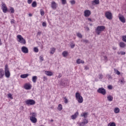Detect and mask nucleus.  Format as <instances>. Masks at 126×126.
Masks as SVG:
<instances>
[{
  "instance_id": "nucleus-34",
  "label": "nucleus",
  "mask_w": 126,
  "mask_h": 126,
  "mask_svg": "<svg viewBox=\"0 0 126 126\" xmlns=\"http://www.w3.org/2000/svg\"><path fill=\"white\" fill-rule=\"evenodd\" d=\"M58 109L59 111L63 110V106L61 104H59Z\"/></svg>"
},
{
  "instance_id": "nucleus-51",
  "label": "nucleus",
  "mask_w": 126,
  "mask_h": 126,
  "mask_svg": "<svg viewBox=\"0 0 126 126\" xmlns=\"http://www.w3.org/2000/svg\"><path fill=\"white\" fill-rule=\"evenodd\" d=\"M71 4H75V0H71L70 1Z\"/></svg>"
},
{
  "instance_id": "nucleus-56",
  "label": "nucleus",
  "mask_w": 126,
  "mask_h": 126,
  "mask_svg": "<svg viewBox=\"0 0 126 126\" xmlns=\"http://www.w3.org/2000/svg\"><path fill=\"white\" fill-rule=\"evenodd\" d=\"M108 89H110V90L112 89V86H110V85L108 86Z\"/></svg>"
},
{
  "instance_id": "nucleus-44",
  "label": "nucleus",
  "mask_w": 126,
  "mask_h": 126,
  "mask_svg": "<svg viewBox=\"0 0 126 126\" xmlns=\"http://www.w3.org/2000/svg\"><path fill=\"white\" fill-rule=\"evenodd\" d=\"M62 4H65L66 3V0H61Z\"/></svg>"
},
{
  "instance_id": "nucleus-58",
  "label": "nucleus",
  "mask_w": 126,
  "mask_h": 126,
  "mask_svg": "<svg viewBox=\"0 0 126 126\" xmlns=\"http://www.w3.org/2000/svg\"><path fill=\"white\" fill-rule=\"evenodd\" d=\"M86 30H87V31H89V28L86 27Z\"/></svg>"
},
{
  "instance_id": "nucleus-3",
  "label": "nucleus",
  "mask_w": 126,
  "mask_h": 126,
  "mask_svg": "<svg viewBox=\"0 0 126 126\" xmlns=\"http://www.w3.org/2000/svg\"><path fill=\"white\" fill-rule=\"evenodd\" d=\"M17 38L18 39V42L21 43V44H23L24 45L26 44V40H25V39L21 35H18Z\"/></svg>"
},
{
  "instance_id": "nucleus-50",
  "label": "nucleus",
  "mask_w": 126,
  "mask_h": 126,
  "mask_svg": "<svg viewBox=\"0 0 126 126\" xmlns=\"http://www.w3.org/2000/svg\"><path fill=\"white\" fill-rule=\"evenodd\" d=\"M32 0H28V3H29V4H30L32 3Z\"/></svg>"
},
{
  "instance_id": "nucleus-24",
  "label": "nucleus",
  "mask_w": 126,
  "mask_h": 126,
  "mask_svg": "<svg viewBox=\"0 0 126 126\" xmlns=\"http://www.w3.org/2000/svg\"><path fill=\"white\" fill-rule=\"evenodd\" d=\"M77 63H78V64H79L80 63H84V61H83V60H81V59H77Z\"/></svg>"
},
{
  "instance_id": "nucleus-60",
  "label": "nucleus",
  "mask_w": 126,
  "mask_h": 126,
  "mask_svg": "<svg viewBox=\"0 0 126 126\" xmlns=\"http://www.w3.org/2000/svg\"><path fill=\"white\" fill-rule=\"evenodd\" d=\"M37 35H41V32H37Z\"/></svg>"
},
{
  "instance_id": "nucleus-29",
  "label": "nucleus",
  "mask_w": 126,
  "mask_h": 126,
  "mask_svg": "<svg viewBox=\"0 0 126 126\" xmlns=\"http://www.w3.org/2000/svg\"><path fill=\"white\" fill-rule=\"evenodd\" d=\"M70 46H71V49H73V48L75 47V44H74V42H73V41H71L70 42Z\"/></svg>"
},
{
  "instance_id": "nucleus-30",
  "label": "nucleus",
  "mask_w": 126,
  "mask_h": 126,
  "mask_svg": "<svg viewBox=\"0 0 126 126\" xmlns=\"http://www.w3.org/2000/svg\"><path fill=\"white\" fill-rule=\"evenodd\" d=\"M32 7H36L37 6V2L35 1H33L32 4Z\"/></svg>"
},
{
  "instance_id": "nucleus-27",
  "label": "nucleus",
  "mask_w": 126,
  "mask_h": 126,
  "mask_svg": "<svg viewBox=\"0 0 126 126\" xmlns=\"http://www.w3.org/2000/svg\"><path fill=\"white\" fill-rule=\"evenodd\" d=\"M55 52H56V48H52L51 49L50 54H51L52 55H54Z\"/></svg>"
},
{
  "instance_id": "nucleus-38",
  "label": "nucleus",
  "mask_w": 126,
  "mask_h": 126,
  "mask_svg": "<svg viewBox=\"0 0 126 126\" xmlns=\"http://www.w3.org/2000/svg\"><path fill=\"white\" fill-rule=\"evenodd\" d=\"M118 55H126V52L121 51V52H118L117 53Z\"/></svg>"
},
{
  "instance_id": "nucleus-31",
  "label": "nucleus",
  "mask_w": 126,
  "mask_h": 126,
  "mask_svg": "<svg viewBox=\"0 0 126 126\" xmlns=\"http://www.w3.org/2000/svg\"><path fill=\"white\" fill-rule=\"evenodd\" d=\"M68 53L66 51H64L63 52L62 55L63 56V57H64V58H65V57H67V55H68Z\"/></svg>"
},
{
  "instance_id": "nucleus-59",
  "label": "nucleus",
  "mask_w": 126,
  "mask_h": 126,
  "mask_svg": "<svg viewBox=\"0 0 126 126\" xmlns=\"http://www.w3.org/2000/svg\"><path fill=\"white\" fill-rule=\"evenodd\" d=\"M112 49H113V50H114V51H115V50H117V47H112Z\"/></svg>"
},
{
  "instance_id": "nucleus-5",
  "label": "nucleus",
  "mask_w": 126,
  "mask_h": 126,
  "mask_svg": "<svg viewBox=\"0 0 126 126\" xmlns=\"http://www.w3.org/2000/svg\"><path fill=\"white\" fill-rule=\"evenodd\" d=\"M25 103L28 106H33V105H35V104H36V102L33 99L27 100L25 101Z\"/></svg>"
},
{
  "instance_id": "nucleus-9",
  "label": "nucleus",
  "mask_w": 126,
  "mask_h": 126,
  "mask_svg": "<svg viewBox=\"0 0 126 126\" xmlns=\"http://www.w3.org/2000/svg\"><path fill=\"white\" fill-rule=\"evenodd\" d=\"M1 5V9L2 10L3 12H4V13H6V11H7V7H6L5 4H4V3H2Z\"/></svg>"
},
{
  "instance_id": "nucleus-18",
  "label": "nucleus",
  "mask_w": 126,
  "mask_h": 126,
  "mask_svg": "<svg viewBox=\"0 0 126 126\" xmlns=\"http://www.w3.org/2000/svg\"><path fill=\"white\" fill-rule=\"evenodd\" d=\"M119 19L121 22L123 23H125L126 22V19H125V17L123 16H119Z\"/></svg>"
},
{
  "instance_id": "nucleus-8",
  "label": "nucleus",
  "mask_w": 126,
  "mask_h": 126,
  "mask_svg": "<svg viewBox=\"0 0 126 126\" xmlns=\"http://www.w3.org/2000/svg\"><path fill=\"white\" fill-rule=\"evenodd\" d=\"M105 17L107 19L111 20L112 19V13L109 11L105 12Z\"/></svg>"
},
{
  "instance_id": "nucleus-62",
  "label": "nucleus",
  "mask_w": 126,
  "mask_h": 126,
  "mask_svg": "<svg viewBox=\"0 0 126 126\" xmlns=\"http://www.w3.org/2000/svg\"><path fill=\"white\" fill-rule=\"evenodd\" d=\"M51 122H54V120H51Z\"/></svg>"
},
{
  "instance_id": "nucleus-17",
  "label": "nucleus",
  "mask_w": 126,
  "mask_h": 126,
  "mask_svg": "<svg viewBox=\"0 0 126 126\" xmlns=\"http://www.w3.org/2000/svg\"><path fill=\"white\" fill-rule=\"evenodd\" d=\"M88 116V113L87 112H84L81 114V117H83L84 119H86Z\"/></svg>"
},
{
  "instance_id": "nucleus-47",
  "label": "nucleus",
  "mask_w": 126,
  "mask_h": 126,
  "mask_svg": "<svg viewBox=\"0 0 126 126\" xmlns=\"http://www.w3.org/2000/svg\"><path fill=\"white\" fill-rule=\"evenodd\" d=\"M98 76L99 79H102L103 78V75L102 74H99Z\"/></svg>"
},
{
  "instance_id": "nucleus-49",
  "label": "nucleus",
  "mask_w": 126,
  "mask_h": 126,
  "mask_svg": "<svg viewBox=\"0 0 126 126\" xmlns=\"http://www.w3.org/2000/svg\"><path fill=\"white\" fill-rule=\"evenodd\" d=\"M39 60L43 62V61H44V58L42 56H40L39 57Z\"/></svg>"
},
{
  "instance_id": "nucleus-53",
  "label": "nucleus",
  "mask_w": 126,
  "mask_h": 126,
  "mask_svg": "<svg viewBox=\"0 0 126 126\" xmlns=\"http://www.w3.org/2000/svg\"><path fill=\"white\" fill-rule=\"evenodd\" d=\"M62 77V73H59V75L58 76V78H61Z\"/></svg>"
},
{
  "instance_id": "nucleus-14",
  "label": "nucleus",
  "mask_w": 126,
  "mask_h": 126,
  "mask_svg": "<svg viewBox=\"0 0 126 126\" xmlns=\"http://www.w3.org/2000/svg\"><path fill=\"white\" fill-rule=\"evenodd\" d=\"M30 120L33 124L37 123V118L36 117H30Z\"/></svg>"
},
{
  "instance_id": "nucleus-48",
  "label": "nucleus",
  "mask_w": 126,
  "mask_h": 126,
  "mask_svg": "<svg viewBox=\"0 0 126 126\" xmlns=\"http://www.w3.org/2000/svg\"><path fill=\"white\" fill-rule=\"evenodd\" d=\"M8 97L10 99H12V95L11 94H8Z\"/></svg>"
},
{
  "instance_id": "nucleus-40",
  "label": "nucleus",
  "mask_w": 126,
  "mask_h": 126,
  "mask_svg": "<svg viewBox=\"0 0 126 126\" xmlns=\"http://www.w3.org/2000/svg\"><path fill=\"white\" fill-rule=\"evenodd\" d=\"M33 50H34V52H35V53H38V52H39V49H38V48H37V47H34Z\"/></svg>"
},
{
  "instance_id": "nucleus-11",
  "label": "nucleus",
  "mask_w": 126,
  "mask_h": 126,
  "mask_svg": "<svg viewBox=\"0 0 126 126\" xmlns=\"http://www.w3.org/2000/svg\"><path fill=\"white\" fill-rule=\"evenodd\" d=\"M21 51L23 53H24V54H28V48L25 46H23L21 48Z\"/></svg>"
},
{
  "instance_id": "nucleus-55",
  "label": "nucleus",
  "mask_w": 126,
  "mask_h": 126,
  "mask_svg": "<svg viewBox=\"0 0 126 126\" xmlns=\"http://www.w3.org/2000/svg\"><path fill=\"white\" fill-rule=\"evenodd\" d=\"M85 69H86V70L89 69V67H88L87 66H85Z\"/></svg>"
},
{
  "instance_id": "nucleus-36",
  "label": "nucleus",
  "mask_w": 126,
  "mask_h": 126,
  "mask_svg": "<svg viewBox=\"0 0 126 126\" xmlns=\"http://www.w3.org/2000/svg\"><path fill=\"white\" fill-rule=\"evenodd\" d=\"M81 42H82V43H85L86 44H87V43H88V40L87 39H83L81 40Z\"/></svg>"
},
{
  "instance_id": "nucleus-35",
  "label": "nucleus",
  "mask_w": 126,
  "mask_h": 126,
  "mask_svg": "<svg viewBox=\"0 0 126 126\" xmlns=\"http://www.w3.org/2000/svg\"><path fill=\"white\" fill-rule=\"evenodd\" d=\"M122 40L126 43V35L122 36Z\"/></svg>"
},
{
  "instance_id": "nucleus-32",
  "label": "nucleus",
  "mask_w": 126,
  "mask_h": 126,
  "mask_svg": "<svg viewBox=\"0 0 126 126\" xmlns=\"http://www.w3.org/2000/svg\"><path fill=\"white\" fill-rule=\"evenodd\" d=\"M108 126H116L115 122H111L108 124Z\"/></svg>"
},
{
  "instance_id": "nucleus-39",
  "label": "nucleus",
  "mask_w": 126,
  "mask_h": 126,
  "mask_svg": "<svg viewBox=\"0 0 126 126\" xmlns=\"http://www.w3.org/2000/svg\"><path fill=\"white\" fill-rule=\"evenodd\" d=\"M64 102L65 104H67V103H68V100H67L66 97H64Z\"/></svg>"
},
{
  "instance_id": "nucleus-2",
  "label": "nucleus",
  "mask_w": 126,
  "mask_h": 126,
  "mask_svg": "<svg viewBox=\"0 0 126 126\" xmlns=\"http://www.w3.org/2000/svg\"><path fill=\"white\" fill-rule=\"evenodd\" d=\"M4 73L6 78H9L10 77V72L9 71V68H8V65H5Z\"/></svg>"
},
{
  "instance_id": "nucleus-42",
  "label": "nucleus",
  "mask_w": 126,
  "mask_h": 126,
  "mask_svg": "<svg viewBox=\"0 0 126 126\" xmlns=\"http://www.w3.org/2000/svg\"><path fill=\"white\" fill-rule=\"evenodd\" d=\"M40 14H41V16H44V15L45 14V12H44L42 10H40Z\"/></svg>"
},
{
  "instance_id": "nucleus-33",
  "label": "nucleus",
  "mask_w": 126,
  "mask_h": 126,
  "mask_svg": "<svg viewBox=\"0 0 126 126\" xmlns=\"http://www.w3.org/2000/svg\"><path fill=\"white\" fill-rule=\"evenodd\" d=\"M106 77H107V78H108V79L109 80L113 79V77H112V76H111V75H110L109 74L106 75Z\"/></svg>"
},
{
  "instance_id": "nucleus-26",
  "label": "nucleus",
  "mask_w": 126,
  "mask_h": 126,
  "mask_svg": "<svg viewBox=\"0 0 126 126\" xmlns=\"http://www.w3.org/2000/svg\"><path fill=\"white\" fill-rule=\"evenodd\" d=\"M32 81L33 82V83H36V82L37 81V76H33L32 78Z\"/></svg>"
},
{
  "instance_id": "nucleus-16",
  "label": "nucleus",
  "mask_w": 126,
  "mask_h": 126,
  "mask_svg": "<svg viewBox=\"0 0 126 126\" xmlns=\"http://www.w3.org/2000/svg\"><path fill=\"white\" fill-rule=\"evenodd\" d=\"M45 74L47 75V76H52L53 75V72L50 71H45Z\"/></svg>"
},
{
  "instance_id": "nucleus-25",
  "label": "nucleus",
  "mask_w": 126,
  "mask_h": 126,
  "mask_svg": "<svg viewBox=\"0 0 126 126\" xmlns=\"http://www.w3.org/2000/svg\"><path fill=\"white\" fill-rule=\"evenodd\" d=\"M119 46L120 48H125V47H126V44L123 42H121L119 43Z\"/></svg>"
},
{
  "instance_id": "nucleus-20",
  "label": "nucleus",
  "mask_w": 126,
  "mask_h": 126,
  "mask_svg": "<svg viewBox=\"0 0 126 126\" xmlns=\"http://www.w3.org/2000/svg\"><path fill=\"white\" fill-rule=\"evenodd\" d=\"M4 75V73L3 72V70L2 69H0V78H2Z\"/></svg>"
},
{
  "instance_id": "nucleus-61",
  "label": "nucleus",
  "mask_w": 126,
  "mask_h": 126,
  "mask_svg": "<svg viewBox=\"0 0 126 126\" xmlns=\"http://www.w3.org/2000/svg\"><path fill=\"white\" fill-rule=\"evenodd\" d=\"M29 16H30V17H31V16H32V14H31V13H30V14H29Z\"/></svg>"
},
{
  "instance_id": "nucleus-21",
  "label": "nucleus",
  "mask_w": 126,
  "mask_h": 126,
  "mask_svg": "<svg viewBox=\"0 0 126 126\" xmlns=\"http://www.w3.org/2000/svg\"><path fill=\"white\" fill-rule=\"evenodd\" d=\"M29 76V74H22L20 76L21 78H27Z\"/></svg>"
},
{
  "instance_id": "nucleus-41",
  "label": "nucleus",
  "mask_w": 126,
  "mask_h": 126,
  "mask_svg": "<svg viewBox=\"0 0 126 126\" xmlns=\"http://www.w3.org/2000/svg\"><path fill=\"white\" fill-rule=\"evenodd\" d=\"M121 82H122V84H125L126 81H125V78H122V79L120 81Z\"/></svg>"
},
{
  "instance_id": "nucleus-46",
  "label": "nucleus",
  "mask_w": 126,
  "mask_h": 126,
  "mask_svg": "<svg viewBox=\"0 0 126 126\" xmlns=\"http://www.w3.org/2000/svg\"><path fill=\"white\" fill-rule=\"evenodd\" d=\"M42 26L43 27H47V23L46 22H44L42 23Z\"/></svg>"
},
{
  "instance_id": "nucleus-10",
  "label": "nucleus",
  "mask_w": 126,
  "mask_h": 126,
  "mask_svg": "<svg viewBox=\"0 0 126 126\" xmlns=\"http://www.w3.org/2000/svg\"><path fill=\"white\" fill-rule=\"evenodd\" d=\"M51 7L53 9H57V7H58V4L55 1H52L51 2Z\"/></svg>"
},
{
  "instance_id": "nucleus-6",
  "label": "nucleus",
  "mask_w": 126,
  "mask_h": 126,
  "mask_svg": "<svg viewBox=\"0 0 126 126\" xmlns=\"http://www.w3.org/2000/svg\"><path fill=\"white\" fill-rule=\"evenodd\" d=\"M98 93L102 94V95H106V90L103 88H100L97 90Z\"/></svg>"
},
{
  "instance_id": "nucleus-54",
  "label": "nucleus",
  "mask_w": 126,
  "mask_h": 126,
  "mask_svg": "<svg viewBox=\"0 0 126 126\" xmlns=\"http://www.w3.org/2000/svg\"><path fill=\"white\" fill-rule=\"evenodd\" d=\"M47 77H46V76L43 77V81H46V80H47Z\"/></svg>"
},
{
  "instance_id": "nucleus-4",
  "label": "nucleus",
  "mask_w": 126,
  "mask_h": 126,
  "mask_svg": "<svg viewBox=\"0 0 126 126\" xmlns=\"http://www.w3.org/2000/svg\"><path fill=\"white\" fill-rule=\"evenodd\" d=\"M75 97L79 103L83 102V98L80 95V94L77 92L75 94Z\"/></svg>"
},
{
  "instance_id": "nucleus-63",
  "label": "nucleus",
  "mask_w": 126,
  "mask_h": 126,
  "mask_svg": "<svg viewBox=\"0 0 126 126\" xmlns=\"http://www.w3.org/2000/svg\"><path fill=\"white\" fill-rule=\"evenodd\" d=\"M89 20H91V19H89Z\"/></svg>"
},
{
  "instance_id": "nucleus-22",
  "label": "nucleus",
  "mask_w": 126,
  "mask_h": 126,
  "mask_svg": "<svg viewBox=\"0 0 126 126\" xmlns=\"http://www.w3.org/2000/svg\"><path fill=\"white\" fill-rule=\"evenodd\" d=\"M30 115L31 116L30 118H36L37 117V113H31Z\"/></svg>"
},
{
  "instance_id": "nucleus-13",
  "label": "nucleus",
  "mask_w": 126,
  "mask_h": 126,
  "mask_svg": "<svg viewBox=\"0 0 126 126\" xmlns=\"http://www.w3.org/2000/svg\"><path fill=\"white\" fill-rule=\"evenodd\" d=\"M24 88L26 90H30V89H31V85H30V84L26 83L24 85Z\"/></svg>"
},
{
  "instance_id": "nucleus-23",
  "label": "nucleus",
  "mask_w": 126,
  "mask_h": 126,
  "mask_svg": "<svg viewBox=\"0 0 126 126\" xmlns=\"http://www.w3.org/2000/svg\"><path fill=\"white\" fill-rule=\"evenodd\" d=\"M107 99H108V100L109 101V102H112V101H113V96H112L111 95H109L107 96Z\"/></svg>"
},
{
  "instance_id": "nucleus-43",
  "label": "nucleus",
  "mask_w": 126,
  "mask_h": 126,
  "mask_svg": "<svg viewBox=\"0 0 126 126\" xmlns=\"http://www.w3.org/2000/svg\"><path fill=\"white\" fill-rule=\"evenodd\" d=\"M77 36L79 37V38H82V35L80 33H77Z\"/></svg>"
},
{
  "instance_id": "nucleus-28",
  "label": "nucleus",
  "mask_w": 126,
  "mask_h": 126,
  "mask_svg": "<svg viewBox=\"0 0 126 126\" xmlns=\"http://www.w3.org/2000/svg\"><path fill=\"white\" fill-rule=\"evenodd\" d=\"M114 113H115V114H119V113H120V108H116L114 110Z\"/></svg>"
},
{
  "instance_id": "nucleus-12",
  "label": "nucleus",
  "mask_w": 126,
  "mask_h": 126,
  "mask_svg": "<svg viewBox=\"0 0 126 126\" xmlns=\"http://www.w3.org/2000/svg\"><path fill=\"white\" fill-rule=\"evenodd\" d=\"M91 14V12L89 10H86L84 11V16L85 17H88Z\"/></svg>"
},
{
  "instance_id": "nucleus-19",
  "label": "nucleus",
  "mask_w": 126,
  "mask_h": 126,
  "mask_svg": "<svg viewBox=\"0 0 126 126\" xmlns=\"http://www.w3.org/2000/svg\"><path fill=\"white\" fill-rule=\"evenodd\" d=\"M99 0H94L92 1V4L93 5H96V4H99Z\"/></svg>"
},
{
  "instance_id": "nucleus-57",
  "label": "nucleus",
  "mask_w": 126,
  "mask_h": 126,
  "mask_svg": "<svg viewBox=\"0 0 126 126\" xmlns=\"http://www.w3.org/2000/svg\"><path fill=\"white\" fill-rule=\"evenodd\" d=\"M104 59L106 61H107V58L106 57V56H103Z\"/></svg>"
},
{
  "instance_id": "nucleus-52",
  "label": "nucleus",
  "mask_w": 126,
  "mask_h": 126,
  "mask_svg": "<svg viewBox=\"0 0 126 126\" xmlns=\"http://www.w3.org/2000/svg\"><path fill=\"white\" fill-rule=\"evenodd\" d=\"M11 24H13V23H15V21L14 19H12L11 20Z\"/></svg>"
},
{
  "instance_id": "nucleus-45",
  "label": "nucleus",
  "mask_w": 126,
  "mask_h": 126,
  "mask_svg": "<svg viewBox=\"0 0 126 126\" xmlns=\"http://www.w3.org/2000/svg\"><path fill=\"white\" fill-rule=\"evenodd\" d=\"M10 10L11 11V12L12 13H13L14 12V8H13V7H11L10 8Z\"/></svg>"
},
{
  "instance_id": "nucleus-37",
  "label": "nucleus",
  "mask_w": 126,
  "mask_h": 126,
  "mask_svg": "<svg viewBox=\"0 0 126 126\" xmlns=\"http://www.w3.org/2000/svg\"><path fill=\"white\" fill-rule=\"evenodd\" d=\"M114 70L116 72V74L118 75H120V74H121V72H120L118 69H114Z\"/></svg>"
},
{
  "instance_id": "nucleus-1",
  "label": "nucleus",
  "mask_w": 126,
  "mask_h": 126,
  "mask_svg": "<svg viewBox=\"0 0 126 126\" xmlns=\"http://www.w3.org/2000/svg\"><path fill=\"white\" fill-rule=\"evenodd\" d=\"M105 28H106L104 26H98L95 30V32L97 35H100L101 32H103Z\"/></svg>"
},
{
  "instance_id": "nucleus-7",
  "label": "nucleus",
  "mask_w": 126,
  "mask_h": 126,
  "mask_svg": "<svg viewBox=\"0 0 126 126\" xmlns=\"http://www.w3.org/2000/svg\"><path fill=\"white\" fill-rule=\"evenodd\" d=\"M88 124V121L86 119H83V121L79 124V126H85Z\"/></svg>"
},
{
  "instance_id": "nucleus-15",
  "label": "nucleus",
  "mask_w": 126,
  "mask_h": 126,
  "mask_svg": "<svg viewBox=\"0 0 126 126\" xmlns=\"http://www.w3.org/2000/svg\"><path fill=\"white\" fill-rule=\"evenodd\" d=\"M77 116H78V112L75 113L74 115L71 116V118L72 120H75L77 118Z\"/></svg>"
}]
</instances>
